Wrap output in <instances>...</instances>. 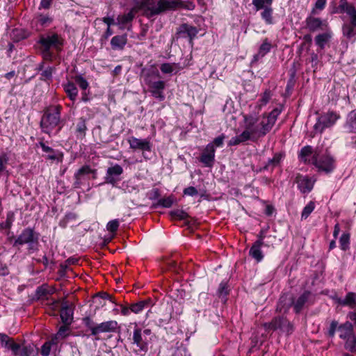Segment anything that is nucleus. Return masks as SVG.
Wrapping results in <instances>:
<instances>
[{
  "mask_svg": "<svg viewBox=\"0 0 356 356\" xmlns=\"http://www.w3.org/2000/svg\"><path fill=\"white\" fill-rule=\"evenodd\" d=\"M118 322L114 320L104 321L95 325L92 329V335L96 336L100 333L113 332L118 328Z\"/></svg>",
  "mask_w": 356,
  "mask_h": 356,
  "instance_id": "9d476101",
  "label": "nucleus"
},
{
  "mask_svg": "<svg viewBox=\"0 0 356 356\" xmlns=\"http://www.w3.org/2000/svg\"><path fill=\"white\" fill-rule=\"evenodd\" d=\"M315 152L309 145L303 147L300 153L299 158L305 163H312V157Z\"/></svg>",
  "mask_w": 356,
  "mask_h": 356,
  "instance_id": "b1692460",
  "label": "nucleus"
},
{
  "mask_svg": "<svg viewBox=\"0 0 356 356\" xmlns=\"http://www.w3.org/2000/svg\"><path fill=\"white\" fill-rule=\"evenodd\" d=\"M95 170H92L88 165L82 166L74 174V185L76 188L80 186L86 180V177L90 173H95Z\"/></svg>",
  "mask_w": 356,
  "mask_h": 356,
  "instance_id": "4468645a",
  "label": "nucleus"
},
{
  "mask_svg": "<svg viewBox=\"0 0 356 356\" xmlns=\"http://www.w3.org/2000/svg\"><path fill=\"white\" fill-rule=\"evenodd\" d=\"M120 225L118 220L115 219L109 221L106 225V229L108 232L115 234Z\"/></svg>",
  "mask_w": 356,
  "mask_h": 356,
  "instance_id": "09e8293b",
  "label": "nucleus"
},
{
  "mask_svg": "<svg viewBox=\"0 0 356 356\" xmlns=\"http://www.w3.org/2000/svg\"><path fill=\"white\" fill-rule=\"evenodd\" d=\"M339 303L341 305H346L352 309L356 308V293L349 292L343 300H339Z\"/></svg>",
  "mask_w": 356,
  "mask_h": 356,
  "instance_id": "7c9ffc66",
  "label": "nucleus"
},
{
  "mask_svg": "<svg viewBox=\"0 0 356 356\" xmlns=\"http://www.w3.org/2000/svg\"><path fill=\"white\" fill-rule=\"evenodd\" d=\"M63 86L70 99L74 102L78 95V89L76 86L72 82H67Z\"/></svg>",
  "mask_w": 356,
  "mask_h": 356,
  "instance_id": "cd10ccee",
  "label": "nucleus"
},
{
  "mask_svg": "<svg viewBox=\"0 0 356 356\" xmlns=\"http://www.w3.org/2000/svg\"><path fill=\"white\" fill-rule=\"evenodd\" d=\"M53 68L51 67H48L46 68L42 72V76L44 80H49L52 76Z\"/></svg>",
  "mask_w": 356,
  "mask_h": 356,
  "instance_id": "680f3d73",
  "label": "nucleus"
},
{
  "mask_svg": "<svg viewBox=\"0 0 356 356\" xmlns=\"http://www.w3.org/2000/svg\"><path fill=\"white\" fill-rule=\"evenodd\" d=\"M52 343L51 341L45 342L41 348V355L42 356H49L51 352Z\"/></svg>",
  "mask_w": 356,
  "mask_h": 356,
  "instance_id": "864d4df0",
  "label": "nucleus"
},
{
  "mask_svg": "<svg viewBox=\"0 0 356 356\" xmlns=\"http://www.w3.org/2000/svg\"><path fill=\"white\" fill-rule=\"evenodd\" d=\"M307 27L311 31H315L322 29V26L326 25L325 22H323L320 18L309 17L306 19Z\"/></svg>",
  "mask_w": 356,
  "mask_h": 356,
  "instance_id": "a878e982",
  "label": "nucleus"
},
{
  "mask_svg": "<svg viewBox=\"0 0 356 356\" xmlns=\"http://www.w3.org/2000/svg\"><path fill=\"white\" fill-rule=\"evenodd\" d=\"M219 296H225L228 294L227 284L225 282H221L218 289Z\"/></svg>",
  "mask_w": 356,
  "mask_h": 356,
  "instance_id": "e2e57ef3",
  "label": "nucleus"
},
{
  "mask_svg": "<svg viewBox=\"0 0 356 356\" xmlns=\"http://www.w3.org/2000/svg\"><path fill=\"white\" fill-rule=\"evenodd\" d=\"M175 63H165L161 65L160 69L163 74H172L175 70Z\"/></svg>",
  "mask_w": 356,
  "mask_h": 356,
  "instance_id": "de8ad7c7",
  "label": "nucleus"
},
{
  "mask_svg": "<svg viewBox=\"0 0 356 356\" xmlns=\"http://www.w3.org/2000/svg\"><path fill=\"white\" fill-rule=\"evenodd\" d=\"M280 330H282L283 332H286V334H289L293 330V325L287 319L284 318L282 326L280 327Z\"/></svg>",
  "mask_w": 356,
  "mask_h": 356,
  "instance_id": "49530a36",
  "label": "nucleus"
},
{
  "mask_svg": "<svg viewBox=\"0 0 356 356\" xmlns=\"http://www.w3.org/2000/svg\"><path fill=\"white\" fill-rule=\"evenodd\" d=\"M271 98V93H270V90H266L261 95V97L260 99V105L261 106H264L266 105L268 102L269 100Z\"/></svg>",
  "mask_w": 356,
  "mask_h": 356,
  "instance_id": "6e6d98bb",
  "label": "nucleus"
},
{
  "mask_svg": "<svg viewBox=\"0 0 356 356\" xmlns=\"http://www.w3.org/2000/svg\"><path fill=\"white\" fill-rule=\"evenodd\" d=\"M173 219L185 220L188 218V214L182 209H175L170 212Z\"/></svg>",
  "mask_w": 356,
  "mask_h": 356,
  "instance_id": "ea45409f",
  "label": "nucleus"
},
{
  "mask_svg": "<svg viewBox=\"0 0 356 356\" xmlns=\"http://www.w3.org/2000/svg\"><path fill=\"white\" fill-rule=\"evenodd\" d=\"M339 118V115L333 111H329L321 115L314 125V134H322L326 128L333 126Z\"/></svg>",
  "mask_w": 356,
  "mask_h": 356,
  "instance_id": "0eeeda50",
  "label": "nucleus"
},
{
  "mask_svg": "<svg viewBox=\"0 0 356 356\" xmlns=\"http://www.w3.org/2000/svg\"><path fill=\"white\" fill-rule=\"evenodd\" d=\"M145 84L149 88V91L155 99L160 102L165 99L164 90L165 83L163 81H154L155 78H159L160 74L156 70H149L143 68L141 72Z\"/></svg>",
  "mask_w": 356,
  "mask_h": 356,
  "instance_id": "7ed1b4c3",
  "label": "nucleus"
},
{
  "mask_svg": "<svg viewBox=\"0 0 356 356\" xmlns=\"http://www.w3.org/2000/svg\"><path fill=\"white\" fill-rule=\"evenodd\" d=\"M225 138V136L224 134H221L220 136L214 138L213 141L211 143L212 144H213V147H215V146L216 147L222 146Z\"/></svg>",
  "mask_w": 356,
  "mask_h": 356,
  "instance_id": "13d9d810",
  "label": "nucleus"
},
{
  "mask_svg": "<svg viewBox=\"0 0 356 356\" xmlns=\"http://www.w3.org/2000/svg\"><path fill=\"white\" fill-rule=\"evenodd\" d=\"M18 356H38V350L34 345L29 344L18 350Z\"/></svg>",
  "mask_w": 356,
  "mask_h": 356,
  "instance_id": "c85d7f7f",
  "label": "nucleus"
},
{
  "mask_svg": "<svg viewBox=\"0 0 356 356\" xmlns=\"http://www.w3.org/2000/svg\"><path fill=\"white\" fill-rule=\"evenodd\" d=\"M283 158V154L281 153L275 154L272 159H270L268 161L267 165L265 166V168H268L269 167L274 168L279 165L281 160Z\"/></svg>",
  "mask_w": 356,
  "mask_h": 356,
  "instance_id": "79ce46f5",
  "label": "nucleus"
},
{
  "mask_svg": "<svg viewBox=\"0 0 356 356\" xmlns=\"http://www.w3.org/2000/svg\"><path fill=\"white\" fill-rule=\"evenodd\" d=\"M122 172L123 169L118 164H115V165L108 168L105 177L106 181L107 183L114 184L118 181L115 177L120 176Z\"/></svg>",
  "mask_w": 356,
  "mask_h": 356,
  "instance_id": "a211bd4d",
  "label": "nucleus"
},
{
  "mask_svg": "<svg viewBox=\"0 0 356 356\" xmlns=\"http://www.w3.org/2000/svg\"><path fill=\"white\" fill-rule=\"evenodd\" d=\"M296 182L302 193H309L314 187L315 180L307 176L298 175L296 177Z\"/></svg>",
  "mask_w": 356,
  "mask_h": 356,
  "instance_id": "9b49d317",
  "label": "nucleus"
},
{
  "mask_svg": "<svg viewBox=\"0 0 356 356\" xmlns=\"http://www.w3.org/2000/svg\"><path fill=\"white\" fill-rule=\"evenodd\" d=\"M339 9L341 13H346L350 22L356 24V8L353 5L350 4L347 0H340Z\"/></svg>",
  "mask_w": 356,
  "mask_h": 356,
  "instance_id": "dca6fc26",
  "label": "nucleus"
},
{
  "mask_svg": "<svg viewBox=\"0 0 356 356\" xmlns=\"http://www.w3.org/2000/svg\"><path fill=\"white\" fill-rule=\"evenodd\" d=\"M263 245V237L261 236H259V239L254 243V244L250 249V255L253 259H254L257 262H260L264 258L263 253L261 250V248Z\"/></svg>",
  "mask_w": 356,
  "mask_h": 356,
  "instance_id": "f3484780",
  "label": "nucleus"
},
{
  "mask_svg": "<svg viewBox=\"0 0 356 356\" xmlns=\"http://www.w3.org/2000/svg\"><path fill=\"white\" fill-rule=\"evenodd\" d=\"M340 248L342 250H347L350 247V234L343 233L339 238Z\"/></svg>",
  "mask_w": 356,
  "mask_h": 356,
  "instance_id": "4c0bfd02",
  "label": "nucleus"
},
{
  "mask_svg": "<svg viewBox=\"0 0 356 356\" xmlns=\"http://www.w3.org/2000/svg\"><path fill=\"white\" fill-rule=\"evenodd\" d=\"M127 42L126 34L115 35L111 40V45L113 49H123Z\"/></svg>",
  "mask_w": 356,
  "mask_h": 356,
  "instance_id": "393cba45",
  "label": "nucleus"
},
{
  "mask_svg": "<svg viewBox=\"0 0 356 356\" xmlns=\"http://www.w3.org/2000/svg\"><path fill=\"white\" fill-rule=\"evenodd\" d=\"M75 81L82 90H86L88 87V81L81 76H76Z\"/></svg>",
  "mask_w": 356,
  "mask_h": 356,
  "instance_id": "5fc2aeb1",
  "label": "nucleus"
},
{
  "mask_svg": "<svg viewBox=\"0 0 356 356\" xmlns=\"http://www.w3.org/2000/svg\"><path fill=\"white\" fill-rule=\"evenodd\" d=\"M174 202H175V197L173 196L170 195L167 197L161 198L158 201V204L163 207H165V208H170V207H172Z\"/></svg>",
  "mask_w": 356,
  "mask_h": 356,
  "instance_id": "c03bdc74",
  "label": "nucleus"
},
{
  "mask_svg": "<svg viewBox=\"0 0 356 356\" xmlns=\"http://www.w3.org/2000/svg\"><path fill=\"white\" fill-rule=\"evenodd\" d=\"M86 129V120L81 118L76 125V132L81 135H84Z\"/></svg>",
  "mask_w": 356,
  "mask_h": 356,
  "instance_id": "603ef678",
  "label": "nucleus"
},
{
  "mask_svg": "<svg viewBox=\"0 0 356 356\" xmlns=\"http://www.w3.org/2000/svg\"><path fill=\"white\" fill-rule=\"evenodd\" d=\"M283 320L282 317L274 318L271 322L264 323V327L266 330H280Z\"/></svg>",
  "mask_w": 356,
  "mask_h": 356,
  "instance_id": "473e14b6",
  "label": "nucleus"
},
{
  "mask_svg": "<svg viewBox=\"0 0 356 356\" xmlns=\"http://www.w3.org/2000/svg\"><path fill=\"white\" fill-rule=\"evenodd\" d=\"M331 35L330 33H325L322 34L318 35L315 38V42L316 44L321 48L323 49L326 44V43L329 41L330 39Z\"/></svg>",
  "mask_w": 356,
  "mask_h": 356,
  "instance_id": "f704fd0d",
  "label": "nucleus"
},
{
  "mask_svg": "<svg viewBox=\"0 0 356 356\" xmlns=\"http://www.w3.org/2000/svg\"><path fill=\"white\" fill-rule=\"evenodd\" d=\"M343 33L348 38H351L356 35V24H353L352 22L349 24H344L343 26Z\"/></svg>",
  "mask_w": 356,
  "mask_h": 356,
  "instance_id": "72a5a7b5",
  "label": "nucleus"
},
{
  "mask_svg": "<svg viewBox=\"0 0 356 356\" xmlns=\"http://www.w3.org/2000/svg\"><path fill=\"white\" fill-rule=\"evenodd\" d=\"M215 152L213 144L209 143L206 146L204 152L202 154L200 161L204 163L205 166H212L215 159Z\"/></svg>",
  "mask_w": 356,
  "mask_h": 356,
  "instance_id": "ddd939ff",
  "label": "nucleus"
},
{
  "mask_svg": "<svg viewBox=\"0 0 356 356\" xmlns=\"http://www.w3.org/2000/svg\"><path fill=\"white\" fill-rule=\"evenodd\" d=\"M261 17L265 23L268 25L273 24L274 23L273 12V10L271 6H266L261 9Z\"/></svg>",
  "mask_w": 356,
  "mask_h": 356,
  "instance_id": "2f4dec72",
  "label": "nucleus"
},
{
  "mask_svg": "<svg viewBox=\"0 0 356 356\" xmlns=\"http://www.w3.org/2000/svg\"><path fill=\"white\" fill-rule=\"evenodd\" d=\"M181 5L179 0H137L135 1L134 9L141 11L147 17H152Z\"/></svg>",
  "mask_w": 356,
  "mask_h": 356,
  "instance_id": "f03ea898",
  "label": "nucleus"
},
{
  "mask_svg": "<svg viewBox=\"0 0 356 356\" xmlns=\"http://www.w3.org/2000/svg\"><path fill=\"white\" fill-rule=\"evenodd\" d=\"M271 49V43L267 38H265L260 45L257 54L254 56L253 61H258L260 58H263L265 55L270 52Z\"/></svg>",
  "mask_w": 356,
  "mask_h": 356,
  "instance_id": "5701e85b",
  "label": "nucleus"
},
{
  "mask_svg": "<svg viewBox=\"0 0 356 356\" xmlns=\"http://www.w3.org/2000/svg\"><path fill=\"white\" fill-rule=\"evenodd\" d=\"M102 21L105 23L108 27H111V25L115 24L112 17H104L102 19Z\"/></svg>",
  "mask_w": 356,
  "mask_h": 356,
  "instance_id": "774afa93",
  "label": "nucleus"
},
{
  "mask_svg": "<svg viewBox=\"0 0 356 356\" xmlns=\"http://www.w3.org/2000/svg\"><path fill=\"white\" fill-rule=\"evenodd\" d=\"M346 124L350 132L356 134V109L349 113Z\"/></svg>",
  "mask_w": 356,
  "mask_h": 356,
  "instance_id": "c756f323",
  "label": "nucleus"
},
{
  "mask_svg": "<svg viewBox=\"0 0 356 356\" xmlns=\"http://www.w3.org/2000/svg\"><path fill=\"white\" fill-rule=\"evenodd\" d=\"M60 318L64 324L67 325L71 324L73 318V312L67 305L62 307L60 310Z\"/></svg>",
  "mask_w": 356,
  "mask_h": 356,
  "instance_id": "bb28decb",
  "label": "nucleus"
},
{
  "mask_svg": "<svg viewBox=\"0 0 356 356\" xmlns=\"http://www.w3.org/2000/svg\"><path fill=\"white\" fill-rule=\"evenodd\" d=\"M15 220V213L13 211H8L6 214V219L5 222L1 224V227L3 229H10Z\"/></svg>",
  "mask_w": 356,
  "mask_h": 356,
  "instance_id": "a19ab883",
  "label": "nucleus"
},
{
  "mask_svg": "<svg viewBox=\"0 0 356 356\" xmlns=\"http://www.w3.org/2000/svg\"><path fill=\"white\" fill-rule=\"evenodd\" d=\"M41 25H46L51 22V19L48 16L40 15L38 19Z\"/></svg>",
  "mask_w": 356,
  "mask_h": 356,
  "instance_id": "69168bd1",
  "label": "nucleus"
},
{
  "mask_svg": "<svg viewBox=\"0 0 356 356\" xmlns=\"http://www.w3.org/2000/svg\"><path fill=\"white\" fill-rule=\"evenodd\" d=\"M172 356H191V354L184 348H179L174 352Z\"/></svg>",
  "mask_w": 356,
  "mask_h": 356,
  "instance_id": "052dcab7",
  "label": "nucleus"
},
{
  "mask_svg": "<svg viewBox=\"0 0 356 356\" xmlns=\"http://www.w3.org/2000/svg\"><path fill=\"white\" fill-rule=\"evenodd\" d=\"M9 157L5 152L0 154V175L3 174L8 175L7 165L8 163Z\"/></svg>",
  "mask_w": 356,
  "mask_h": 356,
  "instance_id": "c9c22d12",
  "label": "nucleus"
},
{
  "mask_svg": "<svg viewBox=\"0 0 356 356\" xmlns=\"http://www.w3.org/2000/svg\"><path fill=\"white\" fill-rule=\"evenodd\" d=\"M316 207L315 202L310 201L303 209L301 213L302 219H307Z\"/></svg>",
  "mask_w": 356,
  "mask_h": 356,
  "instance_id": "58836bf2",
  "label": "nucleus"
},
{
  "mask_svg": "<svg viewBox=\"0 0 356 356\" xmlns=\"http://www.w3.org/2000/svg\"><path fill=\"white\" fill-rule=\"evenodd\" d=\"M60 114L59 106L51 107L45 112L40 122L41 128L44 133L49 134L58 124Z\"/></svg>",
  "mask_w": 356,
  "mask_h": 356,
  "instance_id": "39448f33",
  "label": "nucleus"
},
{
  "mask_svg": "<svg viewBox=\"0 0 356 356\" xmlns=\"http://www.w3.org/2000/svg\"><path fill=\"white\" fill-rule=\"evenodd\" d=\"M130 149L134 151L150 152L152 150V143L149 138H138L131 136L127 139Z\"/></svg>",
  "mask_w": 356,
  "mask_h": 356,
  "instance_id": "6e6552de",
  "label": "nucleus"
},
{
  "mask_svg": "<svg viewBox=\"0 0 356 356\" xmlns=\"http://www.w3.org/2000/svg\"><path fill=\"white\" fill-rule=\"evenodd\" d=\"M247 140H249L246 137V134H243V132H242L240 135L236 136L232 138L228 143V145L229 146L238 145H239L242 143H244Z\"/></svg>",
  "mask_w": 356,
  "mask_h": 356,
  "instance_id": "e433bc0d",
  "label": "nucleus"
},
{
  "mask_svg": "<svg viewBox=\"0 0 356 356\" xmlns=\"http://www.w3.org/2000/svg\"><path fill=\"white\" fill-rule=\"evenodd\" d=\"M83 322L84 325H86V327H87L90 330V332L92 333V329L95 327V325H94V322L91 319V318L89 316H86L83 318Z\"/></svg>",
  "mask_w": 356,
  "mask_h": 356,
  "instance_id": "bf43d9fd",
  "label": "nucleus"
},
{
  "mask_svg": "<svg viewBox=\"0 0 356 356\" xmlns=\"http://www.w3.org/2000/svg\"><path fill=\"white\" fill-rule=\"evenodd\" d=\"M63 41L64 40L60 35L49 33L41 37L40 43L45 49H50L51 47L58 49L63 44Z\"/></svg>",
  "mask_w": 356,
  "mask_h": 356,
  "instance_id": "1a4fd4ad",
  "label": "nucleus"
},
{
  "mask_svg": "<svg viewBox=\"0 0 356 356\" xmlns=\"http://www.w3.org/2000/svg\"><path fill=\"white\" fill-rule=\"evenodd\" d=\"M136 12H139V10H136L134 7L127 13L118 15L117 17L116 24L120 26L121 29L124 28V26L131 22L134 18V15Z\"/></svg>",
  "mask_w": 356,
  "mask_h": 356,
  "instance_id": "4be33fe9",
  "label": "nucleus"
},
{
  "mask_svg": "<svg viewBox=\"0 0 356 356\" xmlns=\"http://www.w3.org/2000/svg\"><path fill=\"white\" fill-rule=\"evenodd\" d=\"M281 112L280 108H275L266 116L264 115L260 122L256 115H245L243 134H246L248 140H252L264 136L271 130Z\"/></svg>",
  "mask_w": 356,
  "mask_h": 356,
  "instance_id": "f257e3e1",
  "label": "nucleus"
},
{
  "mask_svg": "<svg viewBox=\"0 0 356 356\" xmlns=\"http://www.w3.org/2000/svg\"><path fill=\"white\" fill-rule=\"evenodd\" d=\"M326 5V0H316L312 13L313 14H318L319 11L324 9Z\"/></svg>",
  "mask_w": 356,
  "mask_h": 356,
  "instance_id": "8fccbe9b",
  "label": "nucleus"
},
{
  "mask_svg": "<svg viewBox=\"0 0 356 356\" xmlns=\"http://www.w3.org/2000/svg\"><path fill=\"white\" fill-rule=\"evenodd\" d=\"M339 325H339L338 321L335 320L332 321L327 330V335L330 337L333 338L334 337L336 331H338V327H339Z\"/></svg>",
  "mask_w": 356,
  "mask_h": 356,
  "instance_id": "3c124183",
  "label": "nucleus"
},
{
  "mask_svg": "<svg viewBox=\"0 0 356 356\" xmlns=\"http://www.w3.org/2000/svg\"><path fill=\"white\" fill-rule=\"evenodd\" d=\"M133 343L138 348L140 351L146 352L147 350V343L143 340L142 330L138 327H136L134 330Z\"/></svg>",
  "mask_w": 356,
  "mask_h": 356,
  "instance_id": "aec40b11",
  "label": "nucleus"
},
{
  "mask_svg": "<svg viewBox=\"0 0 356 356\" xmlns=\"http://www.w3.org/2000/svg\"><path fill=\"white\" fill-rule=\"evenodd\" d=\"M148 301H140L135 304H132L131 305V312H134L135 314H138L141 312L144 308L145 307V305L148 303Z\"/></svg>",
  "mask_w": 356,
  "mask_h": 356,
  "instance_id": "a18cd8bd",
  "label": "nucleus"
},
{
  "mask_svg": "<svg viewBox=\"0 0 356 356\" xmlns=\"http://www.w3.org/2000/svg\"><path fill=\"white\" fill-rule=\"evenodd\" d=\"M198 30L196 27L188 24H183L177 29V34L180 38H188L191 41L197 34Z\"/></svg>",
  "mask_w": 356,
  "mask_h": 356,
  "instance_id": "2eb2a0df",
  "label": "nucleus"
},
{
  "mask_svg": "<svg viewBox=\"0 0 356 356\" xmlns=\"http://www.w3.org/2000/svg\"><path fill=\"white\" fill-rule=\"evenodd\" d=\"M28 245L29 250H35L38 245V234L31 227L25 228L15 239L13 245Z\"/></svg>",
  "mask_w": 356,
  "mask_h": 356,
  "instance_id": "423d86ee",
  "label": "nucleus"
},
{
  "mask_svg": "<svg viewBox=\"0 0 356 356\" xmlns=\"http://www.w3.org/2000/svg\"><path fill=\"white\" fill-rule=\"evenodd\" d=\"M68 331V327L67 325L61 326L58 332L57 336L61 337H65L67 334L66 332Z\"/></svg>",
  "mask_w": 356,
  "mask_h": 356,
  "instance_id": "338daca9",
  "label": "nucleus"
},
{
  "mask_svg": "<svg viewBox=\"0 0 356 356\" xmlns=\"http://www.w3.org/2000/svg\"><path fill=\"white\" fill-rule=\"evenodd\" d=\"M97 297H99L102 300H109L111 302L113 303V304H116L115 302V299L108 293H99L97 296Z\"/></svg>",
  "mask_w": 356,
  "mask_h": 356,
  "instance_id": "0e129e2a",
  "label": "nucleus"
},
{
  "mask_svg": "<svg viewBox=\"0 0 356 356\" xmlns=\"http://www.w3.org/2000/svg\"><path fill=\"white\" fill-rule=\"evenodd\" d=\"M273 0H252V4L256 10H261L266 6H271Z\"/></svg>",
  "mask_w": 356,
  "mask_h": 356,
  "instance_id": "37998d69",
  "label": "nucleus"
},
{
  "mask_svg": "<svg viewBox=\"0 0 356 356\" xmlns=\"http://www.w3.org/2000/svg\"><path fill=\"white\" fill-rule=\"evenodd\" d=\"M39 145L41 147L43 152L47 154L45 158L52 161H56L57 163H62L63 160V153L62 152L55 150L51 147L46 145L43 142H40Z\"/></svg>",
  "mask_w": 356,
  "mask_h": 356,
  "instance_id": "f8f14e48",
  "label": "nucleus"
},
{
  "mask_svg": "<svg viewBox=\"0 0 356 356\" xmlns=\"http://www.w3.org/2000/svg\"><path fill=\"white\" fill-rule=\"evenodd\" d=\"M0 343L4 348L10 349L15 355L18 354L20 346L15 343L7 334L0 333Z\"/></svg>",
  "mask_w": 356,
  "mask_h": 356,
  "instance_id": "6ab92c4d",
  "label": "nucleus"
},
{
  "mask_svg": "<svg viewBox=\"0 0 356 356\" xmlns=\"http://www.w3.org/2000/svg\"><path fill=\"white\" fill-rule=\"evenodd\" d=\"M311 297V292L306 291L298 298L293 303L296 313H299L302 309L303 307L310 300Z\"/></svg>",
  "mask_w": 356,
  "mask_h": 356,
  "instance_id": "412c9836",
  "label": "nucleus"
},
{
  "mask_svg": "<svg viewBox=\"0 0 356 356\" xmlns=\"http://www.w3.org/2000/svg\"><path fill=\"white\" fill-rule=\"evenodd\" d=\"M313 164L319 172L330 173L335 168V161L327 150L315 149L312 157Z\"/></svg>",
  "mask_w": 356,
  "mask_h": 356,
  "instance_id": "20e7f679",
  "label": "nucleus"
},
{
  "mask_svg": "<svg viewBox=\"0 0 356 356\" xmlns=\"http://www.w3.org/2000/svg\"><path fill=\"white\" fill-rule=\"evenodd\" d=\"M184 195H188V196H195L197 195L198 191L197 190L193 187V186H189L188 188H186L184 191Z\"/></svg>",
  "mask_w": 356,
  "mask_h": 356,
  "instance_id": "4d7b16f0",
  "label": "nucleus"
}]
</instances>
